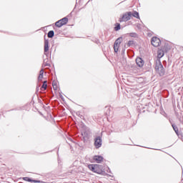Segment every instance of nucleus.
Masks as SVG:
<instances>
[{"mask_svg": "<svg viewBox=\"0 0 183 183\" xmlns=\"http://www.w3.org/2000/svg\"><path fill=\"white\" fill-rule=\"evenodd\" d=\"M155 70L157 71V72H158V74H159V75H160V76H163V75L165 74V70L164 69V66H162V63H161L160 59L156 60Z\"/></svg>", "mask_w": 183, "mask_h": 183, "instance_id": "nucleus-1", "label": "nucleus"}, {"mask_svg": "<svg viewBox=\"0 0 183 183\" xmlns=\"http://www.w3.org/2000/svg\"><path fill=\"white\" fill-rule=\"evenodd\" d=\"M131 16H132V12H127L119 19V22H127L131 19Z\"/></svg>", "mask_w": 183, "mask_h": 183, "instance_id": "nucleus-2", "label": "nucleus"}, {"mask_svg": "<svg viewBox=\"0 0 183 183\" xmlns=\"http://www.w3.org/2000/svg\"><path fill=\"white\" fill-rule=\"evenodd\" d=\"M94 146L96 148H101L102 147V137L99 136L94 139Z\"/></svg>", "mask_w": 183, "mask_h": 183, "instance_id": "nucleus-3", "label": "nucleus"}, {"mask_svg": "<svg viewBox=\"0 0 183 183\" xmlns=\"http://www.w3.org/2000/svg\"><path fill=\"white\" fill-rule=\"evenodd\" d=\"M122 42V38L119 37L118 38L114 44V52H117L118 49H119V45H121V43Z\"/></svg>", "mask_w": 183, "mask_h": 183, "instance_id": "nucleus-4", "label": "nucleus"}, {"mask_svg": "<svg viewBox=\"0 0 183 183\" xmlns=\"http://www.w3.org/2000/svg\"><path fill=\"white\" fill-rule=\"evenodd\" d=\"M89 169L92 172H95L96 174H99V165L98 164H89Z\"/></svg>", "mask_w": 183, "mask_h": 183, "instance_id": "nucleus-5", "label": "nucleus"}, {"mask_svg": "<svg viewBox=\"0 0 183 183\" xmlns=\"http://www.w3.org/2000/svg\"><path fill=\"white\" fill-rule=\"evenodd\" d=\"M151 42H152V45H153V46L157 47V46H159V45H161V40L158 37H152Z\"/></svg>", "mask_w": 183, "mask_h": 183, "instance_id": "nucleus-6", "label": "nucleus"}, {"mask_svg": "<svg viewBox=\"0 0 183 183\" xmlns=\"http://www.w3.org/2000/svg\"><path fill=\"white\" fill-rule=\"evenodd\" d=\"M136 64L139 68H142V66H144V60H142V58L138 57L136 59Z\"/></svg>", "mask_w": 183, "mask_h": 183, "instance_id": "nucleus-7", "label": "nucleus"}, {"mask_svg": "<svg viewBox=\"0 0 183 183\" xmlns=\"http://www.w3.org/2000/svg\"><path fill=\"white\" fill-rule=\"evenodd\" d=\"M94 160L96 161L97 164H101V162L104 161V157H102V156H94Z\"/></svg>", "mask_w": 183, "mask_h": 183, "instance_id": "nucleus-8", "label": "nucleus"}, {"mask_svg": "<svg viewBox=\"0 0 183 183\" xmlns=\"http://www.w3.org/2000/svg\"><path fill=\"white\" fill-rule=\"evenodd\" d=\"M49 51V41L48 40L44 41V52Z\"/></svg>", "mask_w": 183, "mask_h": 183, "instance_id": "nucleus-9", "label": "nucleus"}, {"mask_svg": "<svg viewBox=\"0 0 183 183\" xmlns=\"http://www.w3.org/2000/svg\"><path fill=\"white\" fill-rule=\"evenodd\" d=\"M164 56V51L163 50H159L157 51V59H160Z\"/></svg>", "mask_w": 183, "mask_h": 183, "instance_id": "nucleus-10", "label": "nucleus"}, {"mask_svg": "<svg viewBox=\"0 0 183 183\" xmlns=\"http://www.w3.org/2000/svg\"><path fill=\"white\" fill-rule=\"evenodd\" d=\"M60 22L61 23L62 26H63V25H66V24H68V18L64 17V18L60 19Z\"/></svg>", "mask_w": 183, "mask_h": 183, "instance_id": "nucleus-11", "label": "nucleus"}, {"mask_svg": "<svg viewBox=\"0 0 183 183\" xmlns=\"http://www.w3.org/2000/svg\"><path fill=\"white\" fill-rule=\"evenodd\" d=\"M42 78H44V69L40 70V73L38 77L39 81H42Z\"/></svg>", "mask_w": 183, "mask_h": 183, "instance_id": "nucleus-12", "label": "nucleus"}, {"mask_svg": "<svg viewBox=\"0 0 183 183\" xmlns=\"http://www.w3.org/2000/svg\"><path fill=\"white\" fill-rule=\"evenodd\" d=\"M127 46H135V41H134L133 40H130L128 41Z\"/></svg>", "mask_w": 183, "mask_h": 183, "instance_id": "nucleus-13", "label": "nucleus"}, {"mask_svg": "<svg viewBox=\"0 0 183 183\" xmlns=\"http://www.w3.org/2000/svg\"><path fill=\"white\" fill-rule=\"evenodd\" d=\"M25 181H28L29 182H34V183H39V181L38 180H32L29 179V177H24Z\"/></svg>", "mask_w": 183, "mask_h": 183, "instance_id": "nucleus-14", "label": "nucleus"}, {"mask_svg": "<svg viewBox=\"0 0 183 183\" xmlns=\"http://www.w3.org/2000/svg\"><path fill=\"white\" fill-rule=\"evenodd\" d=\"M132 16L139 19V13H138L137 11H134L133 14L132 13Z\"/></svg>", "mask_w": 183, "mask_h": 183, "instance_id": "nucleus-15", "label": "nucleus"}, {"mask_svg": "<svg viewBox=\"0 0 183 183\" xmlns=\"http://www.w3.org/2000/svg\"><path fill=\"white\" fill-rule=\"evenodd\" d=\"M43 65L44 66H49V61L48 60V59H45L44 60V63H43Z\"/></svg>", "mask_w": 183, "mask_h": 183, "instance_id": "nucleus-16", "label": "nucleus"}, {"mask_svg": "<svg viewBox=\"0 0 183 183\" xmlns=\"http://www.w3.org/2000/svg\"><path fill=\"white\" fill-rule=\"evenodd\" d=\"M54 35H55L54 31H50L48 33V38H54Z\"/></svg>", "mask_w": 183, "mask_h": 183, "instance_id": "nucleus-17", "label": "nucleus"}, {"mask_svg": "<svg viewBox=\"0 0 183 183\" xmlns=\"http://www.w3.org/2000/svg\"><path fill=\"white\" fill-rule=\"evenodd\" d=\"M55 25L57 26V28H61V26H62V23L60 21V20H59L55 23Z\"/></svg>", "mask_w": 183, "mask_h": 183, "instance_id": "nucleus-18", "label": "nucleus"}, {"mask_svg": "<svg viewBox=\"0 0 183 183\" xmlns=\"http://www.w3.org/2000/svg\"><path fill=\"white\" fill-rule=\"evenodd\" d=\"M47 86H48V85L46 84V81H44L41 88H43V89L45 90V89H46Z\"/></svg>", "mask_w": 183, "mask_h": 183, "instance_id": "nucleus-19", "label": "nucleus"}, {"mask_svg": "<svg viewBox=\"0 0 183 183\" xmlns=\"http://www.w3.org/2000/svg\"><path fill=\"white\" fill-rule=\"evenodd\" d=\"M172 128L174 131L176 132L177 134H178V127L174 124H172Z\"/></svg>", "mask_w": 183, "mask_h": 183, "instance_id": "nucleus-20", "label": "nucleus"}, {"mask_svg": "<svg viewBox=\"0 0 183 183\" xmlns=\"http://www.w3.org/2000/svg\"><path fill=\"white\" fill-rule=\"evenodd\" d=\"M121 29V24H118L117 26L115 27V31H119Z\"/></svg>", "mask_w": 183, "mask_h": 183, "instance_id": "nucleus-21", "label": "nucleus"}, {"mask_svg": "<svg viewBox=\"0 0 183 183\" xmlns=\"http://www.w3.org/2000/svg\"><path fill=\"white\" fill-rule=\"evenodd\" d=\"M53 88H54V89H57L56 85L53 84Z\"/></svg>", "mask_w": 183, "mask_h": 183, "instance_id": "nucleus-22", "label": "nucleus"}]
</instances>
